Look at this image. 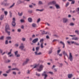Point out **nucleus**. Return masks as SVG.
<instances>
[{"mask_svg":"<svg viewBox=\"0 0 79 79\" xmlns=\"http://www.w3.org/2000/svg\"><path fill=\"white\" fill-rule=\"evenodd\" d=\"M69 59L70 61H73V55H72V54L71 53H69Z\"/></svg>","mask_w":79,"mask_h":79,"instance_id":"obj_4","label":"nucleus"},{"mask_svg":"<svg viewBox=\"0 0 79 79\" xmlns=\"http://www.w3.org/2000/svg\"><path fill=\"white\" fill-rule=\"evenodd\" d=\"M75 33H76V34H77L78 35H79V31H78V30H76L75 31Z\"/></svg>","mask_w":79,"mask_h":79,"instance_id":"obj_31","label":"nucleus"},{"mask_svg":"<svg viewBox=\"0 0 79 79\" xmlns=\"http://www.w3.org/2000/svg\"><path fill=\"white\" fill-rule=\"evenodd\" d=\"M0 53L2 54L3 53V50L1 49H0Z\"/></svg>","mask_w":79,"mask_h":79,"instance_id":"obj_59","label":"nucleus"},{"mask_svg":"<svg viewBox=\"0 0 79 79\" xmlns=\"http://www.w3.org/2000/svg\"><path fill=\"white\" fill-rule=\"evenodd\" d=\"M49 73L51 74H52V75L53 74V73L52 72H49Z\"/></svg>","mask_w":79,"mask_h":79,"instance_id":"obj_57","label":"nucleus"},{"mask_svg":"<svg viewBox=\"0 0 79 79\" xmlns=\"http://www.w3.org/2000/svg\"><path fill=\"white\" fill-rule=\"evenodd\" d=\"M47 74H46V72L44 71V73L42 74V76H44L45 75H47Z\"/></svg>","mask_w":79,"mask_h":79,"instance_id":"obj_28","label":"nucleus"},{"mask_svg":"<svg viewBox=\"0 0 79 79\" xmlns=\"http://www.w3.org/2000/svg\"><path fill=\"white\" fill-rule=\"evenodd\" d=\"M49 34V33L47 31L45 32V31H43L42 33V35H44V34Z\"/></svg>","mask_w":79,"mask_h":79,"instance_id":"obj_18","label":"nucleus"},{"mask_svg":"<svg viewBox=\"0 0 79 79\" xmlns=\"http://www.w3.org/2000/svg\"><path fill=\"white\" fill-rule=\"evenodd\" d=\"M5 44L6 45H8V40H6L5 41Z\"/></svg>","mask_w":79,"mask_h":79,"instance_id":"obj_41","label":"nucleus"},{"mask_svg":"<svg viewBox=\"0 0 79 79\" xmlns=\"http://www.w3.org/2000/svg\"><path fill=\"white\" fill-rule=\"evenodd\" d=\"M39 41V39L38 38L35 39L33 41H32V42L34 43V44H35L36 42H37Z\"/></svg>","mask_w":79,"mask_h":79,"instance_id":"obj_8","label":"nucleus"},{"mask_svg":"<svg viewBox=\"0 0 79 79\" xmlns=\"http://www.w3.org/2000/svg\"><path fill=\"white\" fill-rule=\"evenodd\" d=\"M11 52H12V49H11L10 50V52H8L7 54L9 56V57H11V56H13L14 55L13 54H12L11 55H10L11 54Z\"/></svg>","mask_w":79,"mask_h":79,"instance_id":"obj_7","label":"nucleus"},{"mask_svg":"<svg viewBox=\"0 0 79 79\" xmlns=\"http://www.w3.org/2000/svg\"><path fill=\"white\" fill-rule=\"evenodd\" d=\"M15 6V3H13V4L11 5L10 7L9 8H12L13 6Z\"/></svg>","mask_w":79,"mask_h":79,"instance_id":"obj_32","label":"nucleus"},{"mask_svg":"<svg viewBox=\"0 0 79 79\" xmlns=\"http://www.w3.org/2000/svg\"><path fill=\"white\" fill-rule=\"evenodd\" d=\"M55 6L56 9H60V5H58V4H56L55 5Z\"/></svg>","mask_w":79,"mask_h":79,"instance_id":"obj_9","label":"nucleus"},{"mask_svg":"<svg viewBox=\"0 0 79 79\" xmlns=\"http://www.w3.org/2000/svg\"><path fill=\"white\" fill-rule=\"evenodd\" d=\"M28 12H29V13H32L33 12V11H32V10H29Z\"/></svg>","mask_w":79,"mask_h":79,"instance_id":"obj_60","label":"nucleus"},{"mask_svg":"<svg viewBox=\"0 0 79 79\" xmlns=\"http://www.w3.org/2000/svg\"><path fill=\"white\" fill-rule=\"evenodd\" d=\"M14 46L15 47H18L19 46V44H16L14 45Z\"/></svg>","mask_w":79,"mask_h":79,"instance_id":"obj_40","label":"nucleus"},{"mask_svg":"<svg viewBox=\"0 0 79 79\" xmlns=\"http://www.w3.org/2000/svg\"><path fill=\"white\" fill-rule=\"evenodd\" d=\"M5 62L6 63H10V62H11V60L9 59H7L5 60Z\"/></svg>","mask_w":79,"mask_h":79,"instance_id":"obj_19","label":"nucleus"},{"mask_svg":"<svg viewBox=\"0 0 79 79\" xmlns=\"http://www.w3.org/2000/svg\"><path fill=\"white\" fill-rule=\"evenodd\" d=\"M23 3V2H22L21 0H19L17 1V5H19V4H21V3Z\"/></svg>","mask_w":79,"mask_h":79,"instance_id":"obj_15","label":"nucleus"},{"mask_svg":"<svg viewBox=\"0 0 79 79\" xmlns=\"http://www.w3.org/2000/svg\"><path fill=\"white\" fill-rule=\"evenodd\" d=\"M36 11H40L41 12L43 11H44V9L39 10L38 9H37L36 10Z\"/></svg>","mask_w":79,"mask_h":79,"instance_id":"obj_34","label":"nucleus"},{"mask_svg":"<svg viewBox=\"0 0 79 79\" xmlns=\"http://www.w3.org/2000/svg\"><path fill=\"white\" fill-rule=\"evenodd\" d=\"M70 25L71 26H74V23H71L70 24Z\"/></svg>","mask_w":79,"mask_h":79,"instance_id":"obj_33","label":"nucleus"},{"mask_svg":"<svg viewBox=\"0 0 79 79\" xmlns=\"http://www.w3.org/2000/svg\"><path fill=\"white\" fill-rule=\"evenodd\" d=\"M18 14L19 16H23V12H22L21 13L18 12Z\"/></svg>","mask_w":79,"mask_h":79,"instance_id":"obj_24","label":"nucleus"},{"mask_svg":"<svg viewBox=\"0 0 79 79\" xmlns=\"http://www.w3.org/2000/svg\"><path fill=\"white\" fill-rule=\"evenodd\" d=\"M44 76V79H47V77H48V75H46Z\"/></svg>","mask_w":79,"mask_h":79,"instance_id":"obj_38","label":"nucleus"},{"mask_svg":"<svg viewBox=\"0 0 79 79\" xmlns=\"http://www.w3.org/2000/svg\"><path fill=\"white\" fill-rule=\"evenodd\" d=\"M52 69H53V70H54V72H57V69H56L55 68H54Z\"/></svg>","mask_w":79,"mask_h":79,"instance_id":"obj_53","label":"nucleus"},{"mask_svg":"<svg viewBox=\"0 0 79 79\" xmlns=\"http://www.w3.org/2000/svg\"><path fill=\"white\" fill-rule=\"evenodd\" d=\"M73 76V75L72 74H70L68 75V78L69 79H71V78Z\"/></svg>","mask_w":79,"mask_h":79,"instance_id":"obj_13","label":"nucleus"},{"mask_svg":"<svg viewBox=\"0 0 79 79\" xmlns=\"http://www.w3.org/2000/svg\"><path fill=\"white\" fill-rule=\"evenodd\" d=\"M6 39L7 40H11V36H7L6 37Z\"/></svg>","mask_w":79,"mask_h":79,"instance_id":"obj_25","label":"nucleus"},{"mask_svg":"<svg viewBox=\"0 0 79 79\" xmlns=\"http://www.w3.org/2000/svg\"><path fill=\"white\" fill-rule=\"evenodd\" d=\"M77 11L78 12V13L79 14V7L77 8Z\"/></svg>","mask_w":79,"mask_h":79,"instance_id":"obj_61","label":"nucleus"},{"mask_svg":"<svg viewBox=\"0 0 79 79\" xmlns=\"http://www.w3.org/2000/svg\"><path fill=\"white\" fill-rule=\"evenodd\" d=\"M12 73L13 75H15V76H16V75L17 74L16 72L15 71H13Z\"/></svg>","mask_w":79,"mask_h":79,"instance_id":"obj_27","label":"nucleus"},{"mask_svg":"<svg viewBox=\"0 0 79 79\" xmlns=\"http://www.w3.org/2000/svg\"><path fill=\"white\" fill-rule=\"evenodd\" d=\"M79 38L77 37H75V40H79Z\"/></svg>","mask_w":79,"mask_h":79,"instance_id":"obj_46","label":"nucleus"},{"mask_svg":"<svg viewBox=\"0 0 79 79\" xmlns=\"http://www.w3.org/2000/svg\"><path fill=\"white\" fill-rule=\"evenodd\" d=\"M38 51H36L35 52V55H38Z\"/></svg>","mask_w":79,"mask_h":79,"instance_id":"obj_44","label":"nucleus"},{"mask_svg":"<svg viewBox=\"0 0 79 79\" xmlns=\"http://www.w3.org/2000/svg\"><path fill=\"white\" fill-rule=\"evenodd\" d=\"M56 41H59V40H54L52 41V42H56Z\"/></svg>","mask_w":79,"mask_h":79,"instance_id":"obj_55","label":"nucleus"},{"mask_svg":"<svg viewBox=\"0 0 79 79\" xmlns=\"http://www.w3.org/2000/svg\"><path fill=\"white\" fill-rule=\"evenodd\" d=\"M32 26L33 27H37V25L35 23H33L32 24Z\"/></svg>","mask_w":79,"mask_h":79,"instance_id":"obj_22","label":"nucleus"},{"mask_svg":"<svg viewBox=\"0 0 79 79\" xmlns=\"http://www.w3.org/2000/svg\"><path fill=\"white\" fill-rule=\"evenodd\" d=\"M59 64L60 65V67H62L63 65V64L62 63H60Z\"/></svg>","mask_w":79,"mask_h":79,"instance_id":"obj_64","label":"nucleus"},{"mask_svg":"<svg viewBox=\"0 0 79 79\" xmlns=\"http://www.w3.org/2000/svg\"><path fill=\"white\" fill-rule=\"evenodd\" d=\"M60 44H62L63 45L64 44V42H63V41H60Z\"/></svg>","mask_w":79,"mask_h":79,"instance_id":"obj_51","label":"nucleus"},{"mask_svg":"<svg viewBox=\"0 0 79 79\" xmlns=\"http://www.w3.org/2000/svg\"><path fill=\"white\" fill-rule=\"evenodd\" d=\"M52 50H53V48H51L50 50L49 51L48 54H51L52 53Z\"/></svg>","mask_w":79,"mask_h":79,"instance_id":"obj_14","label":"nucleus"},{"mask_svg":"<svg viewBox=\"0 0 79 79\" xmlns=\"http://www.w3.org/2000/svg\"><path fill=\"white\" fill-rule=\"evenodd\" d=\"M53 36L54 37H59V36H58L56 34L53 35Z\"/></svg>","mask_w":79,"mask_h":79,"instance_id":"obj_58","label":"nucleus"},{"mask_svg":"<svg viewBox=\"0 0 79 79\" xmlns=\"http://www.w3.org/2000/svg\"><path fill=\"white\" fill-rule=\"evenodd\" d=\"M3 76H4V77H7V76H8V74L6 73H4L3 74Z\"/></svg>","mask_w":79,"mask_h":79,"instance_id":"obj_37","label":"nucleus"},{"mask_svg":"<svg viewBox=\"0 0 79 79\" xmlns=\"http://www.w3.org/2000/svg\"><path fill=\"white\" fill-rule=\"evenodd\" d=\"M69 5V2H67L66 5V6H68V5Z\"/></svg>","mask_w":79,"mask_h":79,"instance_id":"obj_49","label":"nucleus"},{"mask_svg":"<svg viewBox=\"0 0 79 79\" xmlns=\"http://www.w3.org/2000/svg\"><path fill=\"white\" fill-rule=\"evenodd\" d=\"M35 75L36 76H37V77H40V74L37 72L35 73Z\"/></svg>","mask_w":79,"mask_h":79,"instance_id":"obj_16","label":"nucleus"},{"mask_svg":"<svg viewBox=\"0 0 79 79\" xmlns=\"http://www.w3.org/2000/svg\"><path fill=\"white\" fill-rule=\"evenodd\" d=\"M28 20L30 23H31L32 22V19L31 18H29Z\"/></svg>","mask_w":79,"mask_h":79,"instance_id":"obj_21","label":"nucleus"},{"mask_svg":"<svg viewBox=\"0 0 79 79\" xmlns=\"http://www.w3.org/2000/svg\"><path fill=\"white\" fill-rule=\"evenodd\" d=\"M43 2H42L40 1H39L38 2V4L39 5H43Z\"/></svg>","mask_w":79,"mask_h":79,"instance_id":"obj_26","label":"nucleus"},{"mask_svg":"<svg viewBox=\"0 0 79 79\" xmlns=\"http://www.w3.org/2000/svg\"><path fill=\"white\" fill-rule=\"evenodd\" d=\"M0 40H3L4 39V36H3L0 37Z\"/></svg>","mask_w":79,"mask_h":79,"instance_id":"obj_43","label":"nucleus"},{"mask_svg":"<svg viewBox=\"0 0 79 79\" xmlns=\"http://www.w3.org/2000/svg\"><path fill=\"white\" fill-rule=\"evenodd\" d=\"M60 52H61V49H59L57 50V55H59V54L60 53Z\"/></svg>","mask_w":79,"mask_h":79,"instance_id":"obj_39","label":"nucleus"},{"mask_svg":"<svg viewBox=\"0 0 79 79\" xmlns=\"http://www.w3.org/2000/svg\"><path fill=\"white\" fill-rule=\"evenodd\" d=\"M71 43L72 44H75V45H79V44L78 43H77L76 42H74V41H71Z\"/></svg>","mask_w":79,"mask_h":79,"instance_id":"obj_17","label":"nucleus"},{"mask_svg":"<svg viewBox=\"0 0 79 79\" xmlns=\"http://www.w3.org/2000/svg\"><path fill=\"white\" fill-rule=\"evenodd\" d=\"M63 55H64V59L65 60H66V56L67 57H68V55H67V54L66 53V52H65V51H63Z\"/></svg>","mask_w":79,"mask_h":79,"instance_id":"obj_10","label":"nucleus"},{"mask_svg":"<svg viewBox=\"0 0 79 79\" xmlns=\"http://www.w3.org/2000/svg\"><path fill=\"white\" fill-rule=\"evenodd\" d=\"M68 21V19L66 18H64L63 19V22L64 23H66Z\"/></svg>","mask_w":79,"mask_h":79,"instance_id":"obj_12","label":"nucleus"},{"mask_svg":"<svg viewBox=\"0 0 79 79\" xmlns=\"http://www.w3.org/2000/svg\"><path fill=\"white\" fill-rule=\"evenodd\" d=\"M10 30V28L9 27V25L7 23H6L5 26V31L6 33L7 34L9 35H10V31H9Z\"/></svg>","mask_w":79,"mask_h":79,"instance_id":"obj_1","label":"nucleus"},{"mask_svg":"<svg viewBox=\"0 0 79 79\" xmlns=\"http://www.w3.org/2000/svg\"><path fill=\"white\" fill-rule=\"evenodd\" d=\"M4 14L5 15H7L8 14V12H7V11H5Z\"/></svg>","mask_w":79,"mask_h":79,"instance_id":"obj_50","label":"nucleus"},{"mask_svg":"<svg viewBox=\"0 0 79 79\" xmlns=\"http://www.w3.org/2000/svg\"><path fill=\"white\" fill-rule=\"evenodd\" d=\"M49 5H55L56 4V2L53 1L49 3Z\"/></svg>","mask_w":79,"mask_h":79,"instance_id":"obj_11","label":"nucleus"},{"mask_svg":"<svg viewBox=\"0 0 79 79\" xmlns=\"http://www.w3.org/2000/svg\"><path fill=\"white\" fill-rule=\"evenodd\" d=\"M27 63H28L27 62H26V61H25L23 63L22 65H23V66H24V65H26V64H27Z\"/></svg>","mask_w":79,"mask_h":79,"instance_id":"obj_23","label":"nucleus"},{"mask_svg":"<svg viewBox=\"0 0 79 79\" xmlns=\"http://www.w3.org/2000/svg\"><path fill=\"white\" fill-rule=\"evenodd\" d=\"M29 7L30 8H33V6L32 5H30L29 6Z\"/></svg>","mask_w":79,"mask_h":79,"instance_id":"obj_62","label":"nucleus"},{"mask_svg":"<svg viewBox=\"0 0 79 79\" xmlns=\"http://www.w3.org/2000/svg\"><path fill=\"white\" fill-rule=\"evenodd\" d=\"M4 4H5V3H4V1H3V2H2L1 3V5H4Z\"/></svg>","mask_w":79,"mask_h":79,"instance_id":"obj_63","label":"nucleus"},{"mask_svg":"<svg viewBox=\"0 0 79 79\" xmlns=\"http://www.w3.org/2000/svg\"><path fill=\"white\" fill-rule=\"evenodd\" d=\"M15 56L16 57H19V56H20V54H17V55Z\"/></svg>","mask_w":79,"mask_h":79,"instance_id":"obj_56","label":"nucleus"},{"mask_svg":"<svg viewBox=\"0 0 79 79\" xmlns=\"http://www.w3.org/2000/svg\"><path fill=\"white\" fill-rule=\"evenodd\" d=\"M18 51H16L15 52H14V53H15V56H16V55H17V54H18Z\"/></svg>","mask_w":79,"mask_h":79,"instance_id":"obj_45","label":"nucleus"},{"mask_svg":"<svg viewBox=\"0 0 79 79\" xmlns=\"http://www.w3.org/2000/svg\"><path fill=\"white\" fill-rule=\"evenodd\" d=\"M29 60V58H27L26 59V62H27L28 63V62H29V60Z\"/></svg>","mask_w":79,"mask_h":79,"instance_id":"obj_36","label":"nucleus"},{"mask_svg":"<svg viewBox=\"0 0 79 79\" xmlns=\"http://www.w3.org/2000/svg\"><path fill=\"white\" fill-rule=\"evenodd\" d=\"M44 66L42 64L40 65L39 67V68H38L37 69V71L38 72H41L42 70H43V69L44 68Z\"/></svg>","mask_w":79,"mask_h":79,"instance_id":"obj_3","label":"nucleus"},{"mask_svg":"<svg viewBox=\"0 0 79 79\" xmlns=\"http://www.w3.org/2000/svg\"><path fill=\"white\" fill-rule=\"evenodd\" d=\"M43 42H44V39H42L40 40V42L41 43V48H44V45H43L44 44V43H43Z\"/></svg>","mask_w":79,"mask_h":79,"instance_id":"obj_5","label":"nucleus"},{"mask_svg":"<svg viewBox=\"0 0 79 79\" xmlns=\"http://www.w3.org/2000/svg\"><path fill=\"white\" fill-rule=\"evenodd\" d=\"M75 3V1L74 0H73L72 1V2L71 3V4H73V5Z\"/></svg>","mask_w":79,"mask_h":79,"instance_id":"obj_42","label":"nucleus"},{"mask_svg":"<svg viewBox=\"0 0 79 79\" xmlns=\"http://www.w3.org/2000/svg\"><path fill=\"white\" fill-rule=\"evenodd\" d=\"M22 41H23V42H24L26 41V38H22L21 39Z\"/></svg>","mask_w":79,"mask_h":79,"instance_id":"obj_30","label":"nucleus"},{"mask_svg":"<svg viewBox=\"0 0 79 79\" xmlns=\"http://www.w3.org/2000/svg\"><path fill=\"white\" fill-rule=\"evenodd\" d=\"M11 70H12V71H19L20 70L18 68H13L11 69H9V70L6 71V73H7V74H9V73H10V72L11 71Z\"/></svg>","mask_w":79,"mask_h":79,"instance_id":"obj_2","label":"nucleus"},{"mask_svg":"<svg viewBox=\"0 0 79 79\" xmlns=\"http://www.w3.org/2000/svg\"><path fill=\"white\" fill-rule=\"evenodd\" d=\"M17 31L19 32H20L21 31V29H19L17 30Z\"/></svg>","mask_w":79,"mask_h":79,"instance_id":"obj_54","label":"nucleus"},{"mask_svg":"<svg viewBox=\"0 0 79 79\" xmlns=\"http://www.w3.org/2000/svg\"><path fill=\"white\" fill-rule=\"evenodd\" d=\"M4 5L5 6H9V5H10V3H6Z\"/></svg>","mask_w":79,"mask_h":79,"instance_id":"obj_35","label":"nucleus"},{"mask_svg":"<svg viewBox=\"0 0 79 79\" xmlns=\"http://www.w3.org/2000/svg\"><path fill=\"white\" fill-rule=\"evenodd\" d=\"M12 25L14 27V26H16V23H15V22L12 21Z\"/></svg>","mask_w":79,"mask_h":79,"instance_id":"obj_20","label":"nucleus"},{"mask_svg":"<svg viewBox=\"0 0 79 79\" xmlns=\"http://www.w3.org/2000/svg\"><path fill=\"white\" fill-rule=\"evenodd\" d=\"M24 46L20 45L19 47V48L21 50H23V51L25 52L26 51V49H24Z\"/></svg>","mask_w":79,"mask_h":79,"instance_id":"obj_6","label":"nucleus"},{"mask_svg":"<svg viewBox=\"0 0 79 79\" xmlns=\"http://www.w3.org/2000/svg\"><path fill=\"white\" fill-rule=\"evenodd\" d=\"M20 22L21 23H24V20L23 19H22L20 20Z\"/></svg>","mask_w":79,"mask_h":79,"instance_id":"obj_48","label":"nucleus"},{"mask_svg":"<svg viewBox=\"0 0 79 79\" xmlns=\"http://www.w3.org/2000/svg\"><path fill=\"white\" fill-rule=\"evenodd\" d=\"M4 18V15H1V18H0L1 20H3V19Z\"/></svg>","mask_w":79,"mask_h":79,"instance_id":"obj_29","label":"nucleus"},{"mask_svg":"<svg viewBox=\"0 0 79 79\" xmlns=\"http://www.w3.org/2000/svg\"><path fill=\"white\" fill-rule=\"evenodd\" d=\"M39 47H37L36 48V51H39Z\"/></svg>","mask_w":79,"mask_h":79,"instance_id":"obj_47","label":"nucleus"},{"mask_svg":"<svg viewBox=\"0 0 79 79\" xmlns=\"http://www.w3.org/2000/svg\"><path fill=\"white\" fill-rule=\"evenodd\" d=\"M40 21V19L39 18L38 19L37 23H39Z\"/></svg>","mask_w":79,"mask_h":79,"instance_id":"obj_52","label":"nucleus"}]
</instances>
